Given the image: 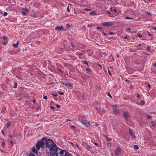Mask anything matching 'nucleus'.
Returning a JSON list of instances; mask_svg holds the SVG:
<instances>
[{
    "label": "nucleus",
    "mask_w": 156,
    "mask_h": 156,
    "mask_svg": "<svg viewBox=\"0 0 156 156\" xmlns=\"http://www.w3.org/2000/svg\"><path fill=\"white\" fill-rule=\"evenodd\" d=\"M62 83L63 84H64V85H65L66 86H68V85L69 84V83H67L66 82H64L63 83Z\"/></svg>",
    "instance_id": "a878e982"
},
{
    "label": "nucleus",
    "mask_w": 156,
    "mask_h": 156,
    "mask_svg": "<svg viewBox=\"0 0 156 156\" xmlns=\"http://www.w3.org/2000/svg\"><path fill=\"white\" fill-rule=\"evenodd\" d=\"M98 126V124H95V126Z\"/></svg>",
    "instance_id": "680f3d73"
},
{
    "label": "nucleus",
    "mask_w": 156,
    "mask_h": 156,
    "mask_svg": "<svg viewBox=\"0 0 156 156\" xmlns=\"http://www.w3.org/2000/svg\"><path fill=\"white\" fill-rule=\"evenodd\" d=\"M83 63L84 64H85L87 65H88V63L87 62V61H84L83 62Z\"/></svg>",
    "instance_id": "37998d69"
},
{
    "label": "nucleus",
    "mask_w": 156,
    "mask_h": 156,
    "mask_svg": "<svg viewBox=\"0 0 156 156\" xmlns=\"http://www.w3.org/2000/svg\"><path fill=\"white\" fill-rule=\"evenodd\" d=\"M112 25L113 23L111 22H106L103 23V25L104 26H109Z\"/></svg>",
    "instance_id": "6e6552de"
},
{
    "label": "nucleus",
    "mask_w": 156,
    "mask_h": 156,
    "mask_svg": "<svg viewBox=\"0 0 156 156\" xmlns=\"http://www.w3.org/2000/svg\"><path fill=\"white\" fill-rule=\"evenodd\" d=\"M65 156H73L72 154H69V153L68 152H66L65 153Z\"/></svg>",
    "instance_id": "f8f14e48"
},
{
    "label": "nucleus",
    "mask_w": 156,
    "mask_h": 156,
    "mask_svg": "<svg viewBox=\"0 0 156 156\" xmlns=\"http://www.w3.org/2000/svg\"><path fill=\"white\" fill-rule=\"evenodd\" d=\"M128 36H125V37H124V39H128Z\"/></svg>",
    "instance_id": "5fc2aeb1"
},
{
    "label": "nucleus",
    "mask_w": 156,
    "mask_h": 156,
    "mask_svg": "<svg viewBox=\"0 0 156 156\" xmlns=\"http://www.w3.org/2000/svg\"><path fill=\"white\" fill-rule=\"evenodd\" d=\"M147 117L148 119H150L152 118V116L149 115H147Z\"/></svg>",
    "instance_id": "cd10ccee"
},
{
    "label": "nucleus",
    "mask_w": 156,
    "mask_h": 156,
    "mask_svg": "<svg viewBox=\"0 0 156 156\" xmlns=\"http://www.w3.org/2000/svg\"><path fill=\"white\" fill-rule=\"evenodd\" d=\"M10 143L11 144H13V141H12V140H11L10 141Z\"/></svg>",
    "instance_id": "052dcab7"
},
{
    "label": "nucleus",
    "mask_w": 156,
    "mask_h": 156,
    "mask_svg": "<svg viewBox=\"0 0 156 156\" xmlns=\"http://www.w3.org/2000/svg\"><path fill=\"white\" fill-rule=\"evenodd\" d=\"M84 10L87 11H91V9H90L86 8L84 9Z\"/></svg>",
    "instance_id": "b1692460"
},
{
    "label": "nucleus",
    "mask_w": 156,
    "mask_h": 156,
    "mask_svg": "<svg viewBox=\"0 0 156 156\" xmlns=\"http://www.w3.org/2000/svg\"><path fill=\"white\" fill-rule=\"evenodd\" d=\"M1 133L3 135L5 134L4 131L2 130L1 131Z\"/></svg>",
    "instance_id": "79ce46f5"
},
{
    "label": "nucleus",
    "mask_w": 156,
    "mask_h": 156,
    "mask_svg": "<svg viewBox=\"0 0 156 156\" xmlns=\"http://www.w3.org/2000/svg\"><path fill=\"white\" fill-rule=\"evenodd\" d=\"M76 54L78 56L82 55H83V53L81 52H76Z\"/></svg>",
    "instance_id": "f3484780"
},
{
    "label": "nucleus",
    "mask_w": 156,
    "mask_h": 156,
    "mask_svg": "<svg viewBox=\"0 0 156 156\" xmlns=\"http://www.w3.org/2000/svg\"><path fill=\"white\" fill-rule=\"evenodd\" d=\"M108 72H109V74L110 75H111V73L109 71V70H108Z\"/></svg>",
    "instance_id": "774afa93"
},
{
    "label": "nucleus",
    "mask_w": 156,
    "mask_h": 156,
    "mask_svg": "<svg viewBox=\"0 0 156 156\" xmlns=\"http://www.w3.org/2000/svg\"><path fill=\"white\" fill-rule=\"evenodd\" d=\"M129 134L131 135V136H133V131H132L130 129H129Z\"/></svg>",
    "instance_id": "6ab92c4d"
},
{
    "label": "nucleus",
    "mask_w": 156,
    "mask_h": 156,
    "mask_svg": "<svg viewBox=\"0 0 156 156\" xmlns=\"http://www.w3.org/2000/svg\"><path fill=\"white\" fill-rule=\"evenodd\" d=\"M151 124L153 126H154V122L153 121L151 122Z\"/></svg>",
    "instance_id": "4c0bfd02"
},
{
    "label": "nucleus",
    "mask_w": 156,
    "mask_h": 156,
    "mask_svg": "<svg viewBox=\"0 0 156 156\" xmlns=\"http://www.w3.org/2000/svg\"><path fill=\"white\" fill-rule=\"evenodd\" d=\"M64 29V27L63 26H61V27H57L55 29L57 31L63 30Z\"/></svg>",
    "instance_id": "1a4fd4ad"
},
{
    "label": "nucleus",
    "mask_w": 156,
    "mask_h": 156,
    "mask_svg": "<svg viewBox=\"0 0 156 156\" xmlns=\"http://www.w3.org/2000/svg\"><path fill=\"white\" fill-rule=\"evenodd\" d=\"M153 29L154 30H156V27H154Z\"/></svg>",
    "instance_id": "0e129e2a"
},
{
    "label": "nucleus",
    "mask_w": 156,
    "mask_h": 156,
    "mask_svg": "<svg viewBox=\"0 0 156 156\" xmlns=\"http://www.w3.org/2000/svg\"><path fill=\"white\" fill-rule=\"evenodd\" d=\"M146 14H148V15H149L150 16H151V13L149 12H147Z\"/></svg>",
    "instance_id": "473e14b6"
},
{
    "label": "nucleus",
    "mask_w": 156,
    "mask_h": 156,
    "mask_svg": "<svg viewBox=\"0 0 156 156\" xmlns=\"http://www.w3.org/2000/svg\"><path fill=\"white\" fill-rule=\"evenodd\" d=\"M11 123L10 122H8L7 123V128H9V127L11 126Z\"/></svg>",
    "instance_id": "dca6fc26"
},
{
    "label": "nucleus",
    "mask_w": 156,
    "mask_h": 156,
    "mask_svg": "<svg viewBox=\"0 0 156 156\" xmlns=\"http://www.w3.org/2000/svg\"><path fill=\"white\" fill-rule=\"evenodd\" d=\"M3 44H4L5 45L6 44V43L5 42H4V43H3Z\"/></svg>",
    "instance_id": "e2e57ef3"
},
{
    "label": "nucleus",
    "mask_w": 156,
    "mask_h": 156,
    "mask_svg": "<svg viewBox=\"0 0 156 156\" xmlns=\"http://www.w3.org/2000/svg\"><path fill=\"white\" fill-rule=\"evenodd\" d=\"M32 151L34 153H36L37 152V150L35 148H34L32 149Z\"/></svg>",
    "instance_id": "aec40b11"
},
{
    "label": "nucleus",
    "mask_w": 156,
    "mask_h": 156,
    "mask_svg": "<svg viewBox=\"0 0 156 156\" xmlns=\"http://www.w3.org/2000/svg\"><path fill=\"white\" fill-rule=\"evenodd\" d=\"M61 151L58 156H65V153L66 152V151L65 150H62Z\"/></svg>",
    "instance_id": "9d476101"
},
{
    "label": "nucleus",
    "mask_w": 156,
    "mask_h": 156,
    "mask_svg": "<svg viewBox=\"0 0 156 156\" xmlns=\"http://www.w3.org/2000/svg\"><path fill=\"white\" fill-rule=\"evenodd\" d=\"M19 44V41H18L17 42L16 44H13V45L14 47L17 48L18 47V45Z\"/></svg>",
    "instance_id": "ddd939ff"
},
{
    "label": "nucleus",
    "mask_w": 156,
    "mask_h": 156,
    "mask_svg": "<svg viewBox=\"0 0 156 156\" xmlns=\"http://www.w3.org/2000/svg\"><path fill=\"white\" fill-rule=\"evenodd\" d=\"M42 144L40 141L38 142L36 144V148L39 150L40 148L44 146Z\"/></svg>",
    "instance_id": "39448f33"
},
{
    "label": "nucleus",
    "mask_w": 156,
    "mask_h": 156,
    "mask_svg": "<svg viewBox=\"0 0 156 156\" xmlns=\"http://www.w3.org/2000/svg\"><path fill=\"white\" fill-rule=\"evenodd\" d=\"M125 19H126V20H127V19H132L133 18H132L129 17L128 16H126V17H125Z\"/></svg>",
    "instance_id": "bb28decb"
},
{
    "label": "nucleus",
    "mask_w": 156,
    "mask_h": 156,
    "mask_svg": "<svg viewBox=\"0 0 156 156\" xmlns=\"http://www.w3.org/2000/svg\"><path fill=\"white\" fill-rule=\"evenodd\" d=\"M47 141V140L45 137H43L40 141L43 143V145L44 146V144H46Z\"/></svg>",
    "instance_id": "0eeeda50"
},
{
    "label": "nucleus",
    "mask_w": 156,
    "mask_h": 156,
    "mask_svg": "<svg viewBox=\"0 0 156 156\" xmlns=\"http://www.w3.org/2000/svg\"><path fill=\"white\" fill-rule=\"evenodd\" d=\"M59 93L60 94V95H63L64 94V92H59Z\"/></svg>",
    "instance_id": "e433bc0d"
},
{
    "label": "nucleus",
    "mask_w": 156,
    "mask_h": 156,
    "mask_svg": "<svg viewBox=\"0 0 156 156\" xmlns=\"http://www.w3.org/2000/svg\"><path fill=\"white\" fill-rule=\"evenodd\" d=\"M107 13H108L109 14H110V15L111 14V13L109 11H107Z\"/></svg>",
    "instance_id": "4d7b16f0"
},
{
    "label": "nucleus",
    "mask_w": 156,
    "mask_h": 156,
    "mask_svg": "<svg viewBox=\"0 0 156 156\" xmlns=\"http://www.w3.org/2000/svg\"><path fill=\"white\" fill-rule=\"evenodd\" d=\"M117 107L116 105H113L112 106L113 112L115 114H119L120 112V111L117 108Z\"/></svg>",
    "instance_id": "7ed1b4c3"
},
{
    "label": "nucleus",
    "mask_w": 156,
    "mask_h": 156,
    "mask_svg": "<svg viewBox=\"0 0 156 156\" xmlns=\"http://www.w3.org/2000/svg\"><path fill=\"white\" fill-rule=\"evenodd\" d=\"M54 149L51 151V154L52 155L55 154L56 156H58L60 152H61V151H62V150L58 148L57 145L54 146Z\"/></svg>",
    "instance_id": "f03ea898"
},
{
    "label": "nucleus",
    "mask_w": 156,
    "mask_h": 156,
    "mask_svg": "<svg viewBox=\"0 0 156 156\" xmlns=\"http://www.w3.org/2000/svg\"><path fill=\"white\" fill-rule=\"evenodd\" d=\"M102 28L101 27H97L96 29H101Z\"/></svg>",
    "instance_id": "a18cd8bd"
},
{
    "label": "nucleus",
    "mask_w": 156,
    "mask_h": 156,
    "mask_svg": "<svg viewBox=\"0 0 156 156\" xmlns=\"http://www.w3.org/2000/svg\"><path fill=\"white\" fill-rule=\"evenodd\" d=\"M110 35H113L114 34V33L113 32H111L109 34Z\"/></svg>",
    "instance_id": "49530a36"
},
{
    "label": "nucleus",
    "mask_w": 156,
    "mask_h": 156,
    "mask_svg": "<svg viewBox=\"0 0 156 156\" xmlns=\"http://www.w3.org/2000/svg\"><path fill=\"white\" fill-rule=\"evenodd\" d=\"M3 15L4 16H6L7 15V13L6 12H4Z\"/></svg>",
    "instance_id": "2f4dec72"
},
{
    "label": "nucleus",
    "mask_w": 156,
    "mask_h": 156,
    "mask_svg": "<svg viewBox=\"0 0 156 156\" xmlns=\"http://www.w3.org/2000/svg\"><path fill=\"white\" fill-rule=\"evenodd\" d=\"M3 39L5 40V41H6L7 40V38H6V37L5 36H3Z\"/></svg>",
    "instance_id": "c9c22d12"
},
{
    "label": "nucleus",
    "mask_w": 156,
    "mask_h": 156,
    "mask_svg": "<svg viewBox=\"0 0 156 156\" xmlns=\"http://www.w3.org/2000/svg\"><path fill=\"white\" fill-rule=\"evenodd\" d=\"M103 34H104V35L105 36H106V34L105 33H103Z\"/></svg>",
    "instance_id": "338daca9"
},
{
    "label": "nucleus",
    "mask_w": 156,
    "mask_h": 156,
    "mask_svg": "<svg viewBox=\"0 0 156 156\" xmlns=\"http://www.w3.org/2000/svg\"><path fill=\"white\" fill-rule=\"evenodd\" d=\"M86 70L87 71L90 72V70L89 68H87L86 69Z\"/></svg>",
    "instance_id": "a19ab883"
},
{
    "label": "nucleus",
    "mask_w": 156,
    "mask_h": 156,
    "mask_svg": "<svg viewBox=\"0 0 156 156\" xmlns=\"http://www.w3.org/2000/svg\"><path fill=\"white\" fill-rule=\"evenodd\" d=\"M5 142H4V141H3L2 143V144H1V146L2 147H3L4 146H5Z\"/></svg>",
    "instance_id": "393cba45"
},
{
    "label": "nucleus",
    "mask_w": 156,
    "mask_h": 156,
    "mask_svg": "<svg viewBox=\"0 0 156 156\" xmlns=\"http://www.w3.org/2000/svg\"><path fill=\"white\" fill-rule=\"evenodd\" d=\"M122 113L125 118V121H127L128 120V118L130 117V115L129 113L127 112H123Z\"/></svg>",
    "instance_id": "20e7f679"
},
{
    "label": "nucleus",
    "mask_w": 156,
    "mask_h": 156,
    "mask_svg": "<svg viewBox=\"0 0 156 156\" xmlns=\"http://www.w3.org/2000/svg\"><path fill=\"white\" fill-rule=\"evenodd\" d=\"M138 36L140 37V38H141V37H142V36L140 34H138Z\"/></svg>",
    "instance_id": "f704fd0d"
},
{
    "label": "nucleus",
    "mask_w": 156,
    "mask_h": 156,
    "mask_svg": "<svg viewBox=\"0 0 156 156\" xmlns=\"http://www.w3.org/2000/svg\"><path fill=\"white\" fill-rule=\"evenodd\" d=\"M144 104V101H142L140 102V104L141 105H143Z\"/></svg>",
    "instance_id": "7c9ffc66"
},
{
    "label": "nucleus",
    "mask_w": 156,
    "mask_h": 156,
    "mask_svg": "<svg viewBox=\"0 0 156 156\" xmlns=\"http://www.w3.org/2000/svg\"><path fill=\"white\" fill-rule=\"evenodd\" d=\"M43 98L44 99H47V96H44L43 97Z\"/></svg>",
    "instance_id": "58836bf2"
},
{
    "label": "nucleus",
    "mask_w": 156,
    "mask_h": 156,
    "mask_svg": "<svg viewBox=\"0 0 156 156\" xmlns=\"http://www.w3.org/2000/svg\"><path fill=\"white\" fill-rule=\"evenodd\" d=\"M108 146H111V144L110 143H108Z\"/></svg>",
    "instance_id": "864d4df0"
},
{
    "label": "nucleus",
    "mask_w": 156,
    "mask_h": 156,
    "mask_svg": "<svg viewBox=\"0 0 156 156\" xmlns=\"http://www.w3.org/2000/svg\"><path fill=\"white\" fill-rule=\"evenodd\" d=\"M148 35L149 36H152L153 35V34H151L150 33L148 32Z\"/></svg>",
    "instance_id": "c03bdc74"
},
{
    "label": "nucleus",
    "mask_w": 156,
    "mask_h": 156,
    "mask_svg": "<svg viewBox=\"0 0 156 156\" xmlns=\"http://www.w3.org/2000/svg\"><path fill=\"white\" fill-rule=\"evenodd\" d=\"M147 49L148 50V51H149L150 50V48L149 46H148L147 47Z\"/></svg>",
    "instance_id": "de8ad7c7"
},
{
    "label": "nucleus",
    "mask_w": 156,
    "mask_h": 156,
    "mask_svg": "<svg viewBox=\"0 0 156 156\" xmlns=\"http://www.w3.org/2000/svg\"><path fill=\"white\" fill-rule=\"evenodd\" d=\"M90 14H92L93 15H95L96 14V12L94 11H92V12L90 13Z\"/></svg>",
    "instance_id": "4be33fe9"
},
{
    "label": "nucleus",
    "mask_w": 156,
    "mask_h": 156,
    "mask_svg": "<svg viewBox=\"0 0 156 156\" xmlns=\"http://www.w3.org/2000/svg\"><path fill=\"white\" fill-rule=\"evenodd\" d=\"M22 13L24 15H25L26 14V12H22Z\"/></svg>",
    "instance_id": "13d9d810"
},
{
    "label": "nucleus",
    "mask_w": 156,
    "mask_h": 156,
    "mask_svg": "<svg viewBox=\"0 0 156 156\" xmlns=\"http://www.w3.org/2000/svg\"><path fill=\"white\" fill-rule=\"evenodd\" d=\"M28 156H36L34 154L32 153H31Z\"/></svg>",
    "instance_id": "c756f323"
},
{
    "label": "nucleus",
    "mask_w": 156,
    "mask_h": 156,
    "mask_svg": "<svg viewBox=\"0 0 156 156\" xmlns=\"http://www.w3.org/2000/svg\"><path fill=\"white\" fill-rule=\"evenodd\" d=\"M66 27L68 28L70 27V25L69 24H66Z\"/></svg>",
    "instance_id": "72a5a7b5"
},
{
    "label": "nucleus",
    "mask_w": 156,
    "mask_h": 156,
    "mask_svg": "<svg viewBox=\"0 0 156 156\" xmlns=\"http://www.w3.org/2000/svg\"><path fill=\"white\" fill-rule=\"evenodd\" d=\"M130 29L129 28H127V30H126V31L128 32V33H129L130 32Z\"/></svg>",
    "instance_id": "c85d7f7f"
},
{
    "label": "nucleus",
    "mask_w": 156,
    "mask_h": 156,
    "mask_svg": "<svg viewBox=\"0 0 156 156\" xmlns=\"http://www.w3.org/2000/svg\"><path fill=\"white\" fill-rule=\"evenodd\" d=\"M71 128H75L76 127H75V126H71Z\"/></svg>",
    "instance_id": "bf43d9fd"
},
{
    "label": "nucleus",
    "mask_w": 156,
    "mask_h": 156,
    "mask_svg": "<svg viewBox=\"0 0 156 156\" xmlns=\"http://www.w3.org/2000/svg\"><path fill=\"white\" fill-rule=\"evenodd\" d=\"M56 107L58 108H60V106L58 105H56Z\"/></svg>",
    "instance_id": "3c124183"
},
{
    "label": "nucleus",
    "mask_w": 156,
    "mask_h": 156,
    "mask_svg": "<svg viewBox=\"0 0 156 156\" xmlns=\"http://www.w3.org/2000/svg\"><path fill=\"white\" fill-rule=\"evenodd\" d=\"M72 45L73 47H74V45L73 44H72Z\"/></svg>",
    "instance_id": "69168bd1"
},
{
    "label": "nucleus",
    "mask_w": 156,
    "mask_h": 156,
    "mask_svg": "<svg viewBox=\"0 0 156 156\" xmlns=\"http://www.w3.org/2000/svg\"><path fill=\"white\" fill-rule=\"evenodd\" d=\"M90 146L88 144H87L85 146V148L88 150V149H90Z\"/></svg>",
    "instance_id": "4468645a"
},
{
    "label": "nucleus",
    "mask_w": 156,
    "mask_h": 156,
    "mask_svg": "<svg viewBox=\"0 0 156 156\" xmlns=\"http://www.w3.org/2000/svg\"><path fill=\"white\" fill-rule=\"evenodd\" d=\"M67 11L68 12H70V9H69V6L67 8Z\"/></svg>",
    "instance_id": "ea45409f"
},
{
    "label": "nucleus",
    "mask_w": 156,
    "mask_h": 156,
    "mask_svg": "<svg viewBox=\"0 0 156 156\" xmlns=\"http://www.w3.org/2000/svg\"><path fill=\"white\" fill-rule=\"evenodd\" d=\"M82 123L84 124L86 127H88L90 126L89 122L86 120H83L81 121Z\"/></svg>",
    "instance_id": "423d86ee"
},
{
    "label": "nucleus",
    "mask_w": 156,
    "mask_h": 156,
    "mask_svg": "<svg viewBox=\"0 0 156 156\" xmlns=\"http://www.w3.org/2000/svg\"><path fill=\"white\" fill-rule=\"evenodd\" d=\"M110 10L111 11H114L115 13L116 12V10L115 9H113L112 8H111L110 9Z\"/></svg>",
    "instance_id": "2eb2a0df"
},
{
    "label": "nucleus",
    "mask_w": 156,
    "mask_h": 156,
    "mask_svg": "<svg viewBox=\"0 0 156 156\" xmlns=\"http://www.w3.org/2000/svg\"><path fill=\"white\" fill-rule=\"evenodd\" d=\"M148 87H149V88H151V85H150V84H148Z\"/></svg>",
    "instance_id": "6e6d98bb"
},
{
    "label": "nucleus",
    "mask_w": 156,
    "mask_h": 156,
    "mask_svg": "<svg viewBox=\"0 0 156 156\" xmlns=\"http://www.w3.org/2000/svg\"><path fill=\"white\" fill-rule=\"evenodd\" d=\"M108 95L111 98H112V97L111 96V95H110V94L109 93H108Z\"/></svg>",
    "instance_id": "603ef678"
},
{
    "label": "nucleus",
    "mask_w": 156,
    "mask_h": 156,
    "mask_svg": "<svg viewBox=\"0 0 156 156\" xmlns=\"http://www.w3.org/2000/svg\"><path fill=\"white\" fill-rule=\"evenodd\" d=\"M94 144H95L96 146H98V143H95V142H94Z\"/></svg>",
    "instance_id": "8fccbe9b"
},
{
    "label": "nucleus",
    "mask_w": 156,
    "mask_h": 156,
    "mask_svg": "<svg viewBox=\"0 0 156 156\" xmlns=\"http://www.w3.org/2000/svg\"><path fill=\"white\" fill-rule=\"evenodd\" d=\"M134 148L136 150H138L139 148L138 146L137 145H134Z\"/></svg>",
    "instance_id": "a211bd4d"
},
{
    "label": "nucleus",
    "mask_w": 156,
    "mask_h": 156,
    "mask_svg": "<svg viewBox=\"0 0 156 156\" xmlns=\"http://www.w3.org/2000/svg\"><path fill=\"white\" fill-rule=\"evenodd\" d=\"M14 86L13 87L15 88H16L17 87V83H16V82H15L14 83Z\"/></svg>",
    "instance_id": "412c9836"
},
{
    "label": "nucleus",
    "mask_w": 156,
    "mask_h": 156,
    "mask_svg": "<svg viewBox=\"0 0 156 156\" xmlns=\"http://www.w3.org/2000/svg\"><path fill=\"white\" fill-rule=\"evenodd\" d=\"M46 145L47 147L50 149L51 151L54 148V146H56V144H54L53 141L52 140L50 139L47 140Z\"/></svg>",
    "instance_id": "f257e3e1"
},
{
    "label": "nucleus",
    "mask_w": 156,
    "mask_h": 156,
    "mask_svg": "<svg viewBox=\"0 0 156 156\" xmlns=\"http://www.w3.org/2000/svg\"><path fill=\"white\" fill-rule=\"evenodd\" d=\"M121 151L119 147H117V149H116L115 151V155L118 156L120 153Z\"/></svg>",
    "instance_id": "9b49d317"
},
{
    "label": "nucleus",
    "mask_w": 156,
    "mask_h": 156,
    "mask_svg": "<svg viewBox=\"0 0 156 156\" xmlns=\"http://www.w3.org/2000/svg\"><path fill=\"white\" fill-rule=\"evenodd\" d=\"M68 86H70L71 89L73 88V86L72 84H70V83H69Z\"/></svg>",
    "instance_id": "5701e85b"
},
{
    "label": "nucleus",
    "mask_w": 156,
    "mask_h": 156,
    "mask_svg": "<svg viewBox=\"0 0 156 156\" xmlns=\"http://www.w3.org/2000/svg\"><path fill=\"white\" fill-rule=\"evenodd\" d=\"M50 108L51 109H55V108L53 106H51L50 107Z\"/></svg>",
    "instance_id": "09e8293b"
}]
</instances>
